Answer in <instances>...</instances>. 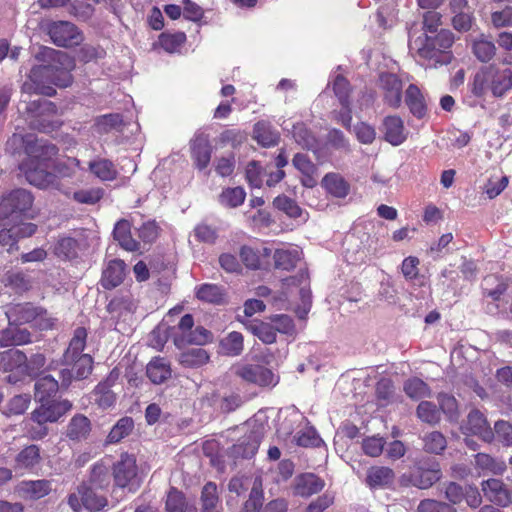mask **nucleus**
<instances>
[{
    "label": "nucleus",
    "instance_id": "aec40b11",
    "mask_svg": "<svg viewBox=\"0 0 512 512\" xmlns=\"http://www.w3.org/2000/svg\"><path fill=\"white\" fill-rule=\"evenodd\" d=\"M381 131L384 139L393 146L401 145L408 137V130L398 116H387L382 123Z\"/></svg>",
    "mask_w": 512,
    "mask_h": 512
},
{
    "label": "nucleus",
    "instance_id": "f03ea898",
    "mask_svg": "<svg viewBox=\"0 0 512 512\" xmlns=\"http://www.w3.org/2000/svg\"><path fill=\"white\" fill-rule=\"evenodd\" d=\"M454 35L450 30L440 29L435 35L417 34L409 31V50L423 65L437 67L451 63L453 55L451 47Z\"/></svg>",
    "mask_w": 512,
    "mask_h": 512
},
{
    "label": "nucleus",
    "instance_id": "b1692460",
    "mask_svg": "<svg viewBox=\"0 0 512 512\" xmlns=\"http://www.w3.org/2000/svg\"><path fill=\"white\" fill-rule=\"evenodd\" d=\"M124 276V261L119 259L111 260L103 270L101 284L106 289H113L123 282Z\"/></svg>",
    "mask_w": 512,
    "mask_h": 512
},
{
    "label": "nucleus",
    "instance_id": "e2e57ef3",
    "mask_svg": "<svg viewBox=\"0 0 512 512\" xmlns=\"http://www.w3.org/2000/svg\"><path fill=\"white\" fill-rule=\"evenodd\" d=\"M274 206L288 216L297 218L301 215V208L296 202L285 195L278 196L273 201Z\"/></svg>",
    "mask_w": 512,
    "mask_h": 512
},
{
    "label": "nucleus",
    "instance_id": "f704fd0d",
    "mask_svg": "<svg viewBox=\"0 0 512 512\" xmlns=\"http://www.w3.org/2000/svg\"><path fill=\"white\" fill-rule=\"evenodd\" d=\"M179 363L186 368H198L209 361V354L203 348H191L179 355Z\"/></svg>",
    "mask_w": 512,
    "mask_h": 512
},
{
    "label": "nucleus",
    "instance_id": "338daca9",
    "mask_svg": "<svg viewBox=\"0 0 512 512\" xmlns=\"http://www.w3.org/2000/svg\"><path fill=\"white\" fill-rule=\"evenodd\" d=\"M494 439L496 438L499 442H501L504 446L512 445V424L499 420L494 425Z\"/></svg>",
    "mask_w": 512,
    "mask_h": 512
},
{
    "label": "nucleus",
    "instance_id": "6e6552de",
    "mask_svg": "<svg viewBox=\"0 0 512 512\" xmlns=\"http://www.w3.org/2000/svg\"><path fill=\"white\" fill-rule=\"evenodd\" d=\"M95 487L86 483L77 487V490L68 496V505L75 512H80L83 508L95 512L107 506V498L98 494Z\"/></svg>",
    "mask_w": 512,
    "mask_h": 512
},
{
    "label": "nucleus",
    "instance_id": "79ce46f5",
    "mask_svg": "<svg viewBox=\"0 0 512 512\" xmlns=\"http://www.w3.org/2000/svg\"><path fill=\"white\" fill-rule=\"evenodd\" d=\"M167 512H196V508L188 505L185 496L176 489H171L166 500Z\"/></svg>",
    "mask_w": 512,
    "mask_h": 512
},
{
    "label": "nucleus",
    "instance_id": "dca6fc26",
    "mask_svg": "<svg viewBox=\"0 0 512 512\" xmlns=\"http://www.w3.org/2000/svg\"><path fill=\"white\" fill-rule=\"evenodd\" d=\"M484 497L491 503L500 507L509 506L512 489H509L501 479L489 478L481 482Z\"/></svg>",
    "mask_w": 512,
    "mask_h": 512
},
{
    "label": "nucleus",
    "instance_id": "7ed1b4c3",
    "mask_svg": "<svg viewBox=\"0 0 512 512\" xmlns=\"http://www.w3.org/2000/svg\"><path fill=\"white\" fill-rule=\"evenodd\" d=\"M297 292L301 304L295 309L297 316L304 319L311 308V291L309 288L308 274L301 271L295 277H289L283 280L281 290L272 298V304L277 309H288L291 303V297Z\"/></svg>",
    "mask_w": 512,
    "mask_h": 512
},
{
    "label": "nucleus",
    "instance_id": "0eeeda50",
    "mask_svg": "<svg viewBox=\"0 0 512 512\" xmlns=\"http://www.w3.org/2000/svg\"><path fill=\"white\" fill-rule=\"evenodd\" d=\"M21 103H25V110L32 114L35 119L31 121V125L43 132H49L57 127L60 123L56 120L57 107L56 105L48 100H34L26 103V100H22Z\"/></svg>",
    "mask_w": 512,
    "mask_h": 512
},
{
    "label": "nucleus",
    "instance_id": "39448f33",
    "mask_svg": "<svg viewBox=\"0 0 512 512\" xmlns=\"http://www.w3.org/2000/svg\"><path fill=\"white\" fill-rule=\"evenodd\" d=\"M40 403L41 405L31 413V420L38 425L37 428H31L29 431L33 439L45 437L48 433L45 424L57 422L72 409V403L67 399L59 401L47 400Z\"/></svg>",
    "mask_w": 512,
    "mask_h": 512
},
{
    "label": "nucleus",
    "instance_id": "13d9d810",
    "mask_svg": "<svg viewBox=\"0 0 512 512\" xmlns=\"http://www.w3.org/2000/svg\"><path fill=\"white\" fill-rule=\"evenodd\" d=\"M295 141L305 149H313L316 147V138L307 129L304 124L298 123L293 126L292 130Z\"/></svg>",
    "mask_w": 512,
    "mask_h": 512
},
{
    "label": "nucleus",
    "instance_id": "412c9836",
    "mask_svg": "<svg viewBox=\"0 0 512 512\" xmlns=\"http://www.w3.org/2000/svg\"><path fill=\"white\" fill-rule=\"evenodd\" d=\"M325 482L313 473H304L295 477L293 481V494L300 497H310L320 492Z\"/></svg>",
    "mask_w": 512,
    "mask_h": 512
},
{
    "label": "nucleus",
    "instance_id": "4be33fe9",
    "mask_svg": "<svg viewBox=\"0 0 512 512\" xmlns=\"http://www.w3.org/2000/svg\"><path fill=\"white\" fill-rule=\"evenodd\" d=\"M474 467L478 470V474L483 476H502L507 470L506 462L503 459L487 453H477L474 456Z\"/></svg>",
    "mask_w": 512,
    "mask_h": 512
},
{
    "label": "nucleus",
    "instance_id": "f257e3e1",
    "mask_svg": "<svg viewBox=\"0 0 512 512\" xmlns=\"http://www.w3.org/2000/svg\"><path fill=\"white\" fill-rule=\"evenodd\" d=\"M36 59L45 64L34 66L29 74V81L22 85L23 94H41L54 96V86L66 88L71 85V71L75 67L74 60L65 52L50 47H39Z\"/></svg>",
    "mask_w": 512,
    "mask_h": 512
},
{
    "label": "nucleus",
    "instance_id": "ddd939ff",
    "mask_svg": "<svg viewBox=\"0 0 512 512\" xmlns=\"http://www.w3.org/2000/svg\"><path fill=\"white\" fill-rule=\"evenodd\" d=\"M236 374L243 380L261 387L275 386L279 377L270 369L258 364H245L236 368Z\"/></svg>",
    "mask_w": 512,
    "mask_h": 512
},
{
    "label": "nucleus",
    "instance_id": "4c0bfd02",
    "mask_svg": "<svg viewBox=\"0 0 512 512\" xmlns=\"http://www.w3.org/2000/svg\"><path fill=\"white\" fill-rule=\"evenodd\" d=\"M87 338L86 329L79 327L74 331V335L69 343V346L64 354L65 361L70 363L74 361L77 356L82 355V351L85 348Z\"/></svg>",
    "mask_w": 512,
    "mask_h": 512
},
{
    "label": "nucleus",
    "instance_id": "a18cd8bd",
    "mask_svg": "<svg viewBox=\"0 0 512 512\" xmlns=\"http://www.w3.org/2000/svg\"><path fill=\"white\" fill-rule=\"evenodd\" d=\"M31 341L30 333L25 329H6L0 338V346L24 345Z\"/></svg>",
    "mask_w": 512,
    "mask_h": 512
},
{
    "label": "nucleus",
    "instance_id": "ea45409f",
    "mask_svg": "<svg viewBox=\"0 0 512 512\" xmlns=\"http://www.w3.org/2000/svg\"><path fill=\"white\" fill-rule=\"evenodd\" d=\"M201 512H219L217 509L219 497L217 486L213 482L204 485L201 492Z\"/></svg>",
    "mask_w": 512,
    "mask_h": 512
},
{
    "label": "nucleus",
    "instance_id": "c85d7f7f",
    "mask_svg": "<svg viewBox=\"0 0 512 512\" xmlns=\"http://www.w3.org/2000/svg\"><path fill=\"white\" fill-rule=\"evenodd\" d=\"M114 239L127 251L139 249V243L131 235V224L126 219L119 220L113 230Z\"/></svg>",
    "mask_w": 512,
    "mask_h": 512
},
{
    "label": "nucleus",
    "instance_id": "9d476101",
    "mask_svg": "<svg viewBox=\"0 0 512 512\" xmlns=\"http://www.w3.org/2000/svg\"><path fill=\"white\" fill-rule=\"evenodd\" d=\"M115 484L120 488L139 486L138 467L136 458L128 453H123L113 466Z\"/></svg>",
    "mask_w": 512,
    "mask_h": 512
},
{
    "label": "nucleus",
    "instance_id": "864d4df0",
    "mask_svg": "<svg viewBox=\"0 0 512 512\" xmlns=\"http://www.w3.org/2000/svg\"><path fill=\"white\" fill-rule=\"evenodd\" d=\"M196 296L199 300L219 304L223 300L221 288L215 284H202L197 288Z\"/></svg>",
    "mask_w": 512,
    "mask_h": 512
},
{
    "label": "nucleus",
    "instance_id": "1a4fd4ad",
    "mask_svg": "<svg viewBox=\"0 0 512 512\" xmlns=\"http://www.w3.org/2000/svg\"><path fill=\"white\" fill-rule=\"evenodd\" d=\"M33 196L25 189H16L0 200V219L19 220L20 216L29 210Z\"/></svg>",
    "mask_w": 512,
    "mask_h": 512
},
{
    "label": "nucleus",
    "instance_id": "393cba45",
    "mask_svg": "<svg viewBox=\"0 0 512 512\" xmlns=\"http://www.w3.org/2000/svg\"><path fill=\"white\" fill-rule=\"evenodd\" d=\"M395 480L394 471L385 466H373L367 471L366 483L370 488H387Z\"/></svg>",
    "mask_w": 512,
    "mask_h": 512
},
{
    "label": "nucleus",
    "instance_id": "69168bd1",
    "mask_svg": "<svg viewBox=\"0 0 512 512\" xmlns=\"http://www.w3.org/2000/svg\"><path fill=\"white\" fill-rule=\"evenodd\" d=\"M333 90L343 108H348L350 86L348 81L341 75H337L333 82Z\"/></svg>",
    "mask_w": 512,
    "mask_h": 512
},
{
    "label": "nucleus",
    "instance_id": "8fccbe9b",
    "mask_svg": "<svg viewBox=\"0 0 512 512\" xmlns=\"http://www.w3.org/2000/svg\"><path fill=\"white\" fill-rule=\"evenodd\" d=\"M246 198V192L242 187L226 188L219 196L222 205L230 208L240 206Z\"/></svg>",
    "mask_w": 512,
    "mask_h": 512
},
{
    "label": "nucleus",
    "instance_id": "cd10ccee",
    "mask_svg": "<svg viewBox=\"0 0 512 512\" xmlns=\"http://www.w3.org/2000/svg\"><path fill=\"white\" fill-rule=\"evenodd\" d=\"M51 482L45 479L23 481L18 486L19 493L29 499H40L51 492Z\"/></svg>",
    "mask_w": 512,
    "mask_h": 512
},
{
    "label": "nucleus",
    "instance_id": "473e14b6",
    "mask_svg": "<svg viewBox=\"0 0 512 512\" xmlns=\"http://www.w3.org/2000/svg\"><path fill=\"white\" fill-rule=\"evenodd\" d=\"M405 102L410 112L417 118H422L425 115L426 105L424 96L416 85L410 84L406 89Z\"/></svg>",
    "mask_w": 512,
    "mask_h": 512
},
{
    "label": "nucleus",
    "instance_id": "4468645a",
    "mask_svg": "<svg viewBox=\"0 0 512 512\" xmlns=\"http://www.w3.org/2000/svg\"><path fill=\"white\" fill-rule=\"evenodd\" d=\"M462 433L465 435H475L487 443L494 440V433L486 417L479 410H472L467 419L461 425Z\"/></svg>",
    "mask_w": 512,
    "mask_h": 512
},
{
    "label": "nucleus",
    "instance_id": "bb28decb",
    "mask_svg": "<svg viewBox=\"0 0 512 512\" xmlns=\"http://www.w3.org/2000/svg\"><path fill=\"white\" fill-rule=\"evenodd\" d=\"M261 437L257 432H251L233 445L231 453L236 458H251L257 452Z\"/></svg>",
    "mask_w": 512,
    "mask_h": 512
},
{
    "label": "nucleus",
    "instance_id": "2f4dec72",
    "mask_svg": "<svg viewBox=\"0 0 512 512\" xmlns=\"http://www.w3.org/2000/svg\"><path fill=\"white\" fill-rule=\"evenodd\" d=\"M59 390L58 381L50 375L38 378L35 382L34 398L38 402L50 400Z\"/></svg>",
    "mask_w": 512,
    "mask_h": 512
},
{
    "label": "nucleus",
    "instance_id": "6ab92c4d",
    "mask_svg": "<svg viewBox=\"0 0 512 512\" xmlns=\"http://www.w3.org/2000/svg\"><path fill=\"white\" fill-rule=\"evenodd\" d=\"M190 150L195 166L199 170L207 168L212 154V147L208 136L204 133H197L190 141Z\"/></svg>",
    "mask_w": 512,
    "mask_h": 512
},
{
    "label": "nucleus",
    "instance_id": "c9c22d12",
    "mask_svg": "<svg viewBox=\"0 0 512 512\" xmlns=\"http://www.w3.org/2000/svg\"><path fill=\"white\" fill-rule=\"evenodd\" d=\"M301 257V251L298 248L277 249L273 255L275 266L283 270L294 268Z\"/></svg>",
    "mask_w": 512,
    "mask_h": 512
},
{
    "label": "nucleus",
    "instance_id": "052dcab7",
    "mask_svg": "<svg viewBox=\"0 0 512 512\" xmlns=\"http://www.w3.org/2000/svg\"><path fill=\"white\" fill-rule=\"evenodd\" d=\"M77 241L71 237L60 238L54 248L57 256L64 259H72L77 255Z\"/></svg>",
    "mask_w": 512,
    "mask_h": 512
},
{
    "label": "nucleus",
    "instance_id": "72a5a7b5",
    "mask_svg": "<svg viewBox=\"0 0 512 512\" xmlns=\"http://www.w3.org/2000/svg\"><path fill=\"white\" fill-rule=\"evenodd\" d=\"M441 477L438 464L430 469L418 468L412 474V483L420 489H427L437 482Z\"/></svg>",
    "mask_w": 512,
    "mask_h": 512
},
{
    "label": "nucleus",
    "instance_id": "09e8293b",
    "mask_svg": "<svg viewBox=\"0 0 512 512\" xmlns=\"http://www.w3.org/2000/svg\"><path fill=\"white\" fill-rule=\"evenodd\" d=\"M403 389L408 397L415 400L429 397L431 394V391L427 384L419 378L408 379L404 383Z\"/></svg>",
    "mask_w": 512,
    "mask_h": 512
},
{
    "label": "nucleus",
    "instance_id": "5fc2aeb1",
    "mask_svg": "<svg viewBox=\"0 0 512 512\" xmlns=\"http://www.w3.org/2000/svg\"><path fill=\"white\" fill-rule=\"evenodd\" d=\"M249 329L263 343L272 344L276 341L277 332L271 323L255 322L249 326Z\"/></svg>",
    "mask_w": 512,
    "mask_h": 512
},
{
    "label": "nucleus",
    "instance_id": "a878e982",
    "mask_svg": "<svg viewBox=\"0 0 512 512\" xmlns=\"http://www.w3.org/2000/svg\"><path fill=\"white\" fill-rule=\"evenodd\" d=\"M146 374L154 384H161L172 375L170 363L162 357H154L146 366Z\"/></svg>",
    "mask_w": 512,
    "mask_h": 512
},
{
    "label": "nucleus",
    "instance_id": "de8ad7c7",
    "mask_svg": "<svg viewBox=\"0 0 512 512\" xmlns=\"http://www.w3.org/2000/svg\"><path fill=\"white\" fill-rule=\"evenodd\" d=\"M422 441L424 450L431 454H441L447 446L445 436L438 431L425 434Z\"/></svg>",
    "mask_w": 512,
    "mask_h": 512
},
{
    "label": "nucleus",
    "instance_id": "0e129e2a",
    "mask_svg": "<svg viewBox=\"0 0 512 512\" xmlns=\"http://www.w3.org/2000/svg\"><path fill=\"white\" fill-rule=\"evenodd\" d=\"M186 40L184 33L177 34H161L159 37V45L167 52H175Z\"/></svg>",
    "mask_w": 512,
    "mask_h": 512
},
{
    "label": "nucleus",
    "instance_id": "bf43d9fd",
    "mask_svg": "<svg viewBox=\"0 0 512 512\" xmlns=\"http://www.w3.org/2000/svg\"><path fill=\"white\" fill-rule=\"evenodd\" d=\"M134 426L133 420L129 417L120 419L114 427L111 429L108 435V441L110 443H117L124 437L129 435Z\"/></svg>",
    "mask_w": 512,
    "mask_h": 512
},
{
    "label": "nucleus",
    "instance_id": "423d86ee",
    "mask_svg": "<svg viewBox=\"0 0 512 512\" xmlns=\"http://www.w3.org/2000/svg\"><path fill=\"white\" fill-rule=\"evenodd\" d=\"M10 325H23L34 322L39 329H50L54 320L47 312L31 303H18L7 306L5 311Z\"/></svg>",
    "mask_w": 512,
    "mask_h": 512
},
{
    "label": "nucleus",
    "instance_id": "c03bdc74",
    "mask_svg": "<svg viewBox=\"0 0 512 512\" xmlns=\"http://www.w3.org/2000/svg\"><path fill=\"white\" fill-rule=\"evenodd\" d=\"M89 169L96 177L103 181L113 180L117 175L113 163L107 159H98L90 162Z\"/></svg>",
    "mask_w": 512,
    "mask_h": 512
},
{
    "label": "nucleus",
    "instance_id": "37998d69",
    "mask_svg": "<svg viewBox=\"0 0 512 512\" xmlns=\"http://www.w3.org/2000/svg\"><path fill=\"white\" fill-rule=\"evenodd\" d=\"M253 133L257 142L265 147L276 145L279 139L278 133L273 131L270 125L265 122L256 123Z\"/></svg>",
    "mask_w": 512,
    "mask_h": 512
},
{
    "label": "nucleus",
    "instance_id": "49530a36",
    "mask_svg": "<svg viewBox=\"0 0 512 512\" xmlns=\"http://www.w3.org/2000/svg\"><path fill=\"white\" fill-rule=\"evenodd\" d=\"M212 341V333L204 327L198 326L183 338H175V344L181 346L184 344L204 345Z\"/></svg>",
    "mask_w": 512,
    "mask_h": 512
},
{
    "label": "nucleus",
    "instance_id": "a19ab883",
    "mask_svg": "<svg viewBox=\"0 0 512 512\" xmlns=\"http://www.w3.org/2000/svg\"><path fill=\"white\" fill-rule=\"evenodd\" d=\"M88 485L98 488L105 489L110 484V469L109 466L103 462L96 463L90 473Z\"/></svg>",
    "mask_w": 512,
    "mask_h": 512
},
{
    "label": "nucleus",
    "instance_id": "603ef678",
    "mask_svg": "<svg viewBox=\"0 0 512 512\" xmlns=\"http://www.w3.org/2000/svg\"><path fill=\"white\" fill-rule=\"evenodd\" d=\"M417 417L428 424H437L440 421V411L437 406L429 401H422L417 406Z\"/></svg>",
    "mask_w": 512,
    "mask_h": 512
},
{
    "label": "nucleus",
    "instance_id": "e433bc0d",
    "mask_svg": "<svg viewBox=\"0 0 512 512\" xmlns=\"http://www.w3.org/2000/svg\"><path fill=\"white\" fill-rule=\"evenodd\" d=\"M220 352L227 356H238L244 348V339L241 333L232 331L220 341Z\"/></svg>",
    "mask_w": 512,
    "mask_h": 512
},
{
    "label": "nucleus",
    "instance_id": "774afa93",
    "mask_svg": "<svg viewBox=\"0 0 512 512\" xmlns=\"http://www.w3.org/2000/svg\"><path fill=\"white\" fill-rule=\"evenodd\" d=\"M423 33L435 35L438 33V28L442 25V15L435 11L429 10L423 14Z\"/></svg>",
    "mask_w": 512,
    "mask_h": 512
},
{
    "label": "nucleus",
    "instance_id": "a211bd4d",
    "mask_svg": "<svg viewBox=\"0 0 512 512\" xmlns=\"http://www.w3.org/2000/svg\"><path fill=\"white\" fill-rule=\"evenodd\" d=\"M379 87L387 105L398 108L402 102V81L395 74L384 73L380 75Z\"/></svg>",
    "mask_w": 512,
    "mask_h": 512
},
{
    "label": "nucleus",
    "instance_id": "6e6d98bb",
    "mask_svg": "<svg viewBox=\"0 0 512 512\" xmlns=\"http://www.w3.org/2000/svg\"><path fill=\"white\" fill-rule=\"evenodd\" d=\"M13 220L0 219V245L11 251L17 244V237L12 226Z\"/></svg>",
    "mask_w": 512,
    "mask_h": 512
},
{
    "label": "nucleus",
    "instance_id": "9b49d317",
    "mask_svg": "<svg viewBox=\"0 0 512 512\" xmlns=\"http://www.w3.org/2000/svg\"><path fill=\"white\" fill-rule=\"evenodd\" d=\"M48 34L52 42L60 47L76 46L83 40V36L78 28L68 21L51 23L48 26Z\"/></svg>",
    "mask_w": 512,
    "mask_h": 512
},
{
    "label": "nucleus",
    "instance_id": "20e7f679",
    "mask_svg": "<svg viewBox=\"0 0 512 512\" xmlns=\"http://www.w3.org/2000/svg\"><path fill=\"white\" fill-rule=\"evenodd\" d=\"M511 87V70L507 67L491 65L476 74L473 92L476 95H482L486 89H490L495 96H502Z\"/></svg>",
    "mask_w": 512,
    "mask_h": 512
},
{
    "label": "nucleus",
    "instance_id": "f8f14e48",
    "mask_svg": "<svg viewBox=\"0 0 512 512\" xmlns=\"http://www.w3.org/2000/svg\"><path fill=\"white\" fill-rule=\"evenodd\" d=\"M47 162L23 161L19 168L26 180L39 188H49L55 184L56 176L47 171Z\"/></svg>",
    "mask_w": 512,
    "mask_h": 512
},
{
    "label": "nucleus",
    "instance_id": "c756f323",
    "mask_svg": "<svg viewBox=\"0 0 512 512\" xmlns=\"http://www.w3.org/2000/svg\"><path fill=\"white\" fill-rule=\"evenodd\" d=\"M117 378L118 373L113 370L108 378L104 382L98 384L95 388V401L103 409L111 407L115 402V395L110 388Z\"/></svg>",
    "mask_w": 512,
    "mask_h": 512
},
{
    "label": "nucleus",
    "instance_id": "2eb2a0df",
    "mask_svg": "<svg viewBox=\"0 0 512 512\" xmlns=\"http://www.w3.org/2000/svg\"><path fill=\"white\" fill-rule=\"evenodd\" d=\"M0 371L17 373V376L9 375L8 382L16 383L20 376L27 372V357L17 349H9L0 353Z\"/></svg>",
    "mask_w": 512,
    "mask_h": 512
},
{
    "label": "nucleus",
    "instance_id": "3c124183",
    "mask_svg": "<svg viewBox=\"0 0 512 512\" xmlns=\"http://www.w3.org/2000/svg\"><path fill=\"white\" fill-rule=\"evenodd\" d=\"M40 455L39 448L35 445H30L24 448L16 457V467L20 469L32 468L39 463Z\"/></svg>",
    "mask_w": 512,
    "mask_h": 512
},
{
    "label": "nucleus",
    "instance_id": "58836bf2",
    "mask_svg": "<svg viewBox=\"0 0 512 512\" xmlns=\"http://www.w3.org/2000/svg\"><path fill=\"white\" fill-rule=\"evenodd\" d=\"M322 185L328 193L338 198H344L349 191L347 182L334 173L327 174L322 180Z\"/></svg>",
    "mask_w": 512,
    "mask_h": 512
},
{
    "label": "nucleus",
    "instance_id": "5701e85b",
    "mask_svg": "<svg viewBox=\"0 0 512 512\" xmlns=\"http://www.w3.org/2000/svg\"><path fill=\"white\" fill-rule=\"evenodd\" d=\"M292 164L301 173V183L305 187L312 188L317 184L318 169L306 154H295Z\"/></svg>",
    "mask_w": 512,
    "mask_h": 512
},
{
    "label": "nucleus",
    "instance_id": "7c9ffc66",
    "mask_svg": "<svg viewBox=\"0 0 512 512\" xmlns=\"http://www.w3.org/2000/svg\"><path fill=\"white\" fill-rule=\"evenodd\" d=\"M90 431V420L82 414H76L71 418L67 426L66 435L70 440L80 441L86 439Z\"/></svg>",
    "mask_w": 512,
    "mask_h": 512
},
{
    "label": "nucleus",
    "instance_id": "680f3d73",
    "mask_svg": "<svg viewBox=\"0 0 512 512\" xmlns=\"http://www.w3.org/2000/svg\"><path fill=\"white\" fill-rule=\"evenodd\" d=\"M73 362L72 369L75 373V379H85L91 374L93 359L89 354L77 356Z\"/></svg>",
    "mask_w": 512,
    "mask_h": 512
},
{
    "label": "nucleus",
    "instance_id": "f3484780",
    "mask_svg": "<svg viewBox=\"0 0 512 512\" xmlns=\"http://www.w3.org/2000/svg\"><path fill=\"white\" fill-rule=\"evenodd\" d=\"M24 144L25 152L27 154V158L24 161L47 162L57 154V148L55 145L50 144L43 139H37L32 135H29L24 139Z\"/></svg>",
    "mask_w": 512,
    "mask_h": 512
},
{
    "label": "nucleus",
    "instance_id": "4d7b16f0",
    "mask_svg": "<svg viewBox=\"0 0 512 512\" xmlns=\"http://www.w3.org/2000/svg\"><path fill=\"white\" fill-rule=\"evenodd\" d=\"M495 45L492 41L487 40L484 36L475 40L473 43V52L475 56L482 62H487L495 55Z\"/></svg>",
    "mask_w": 512,
    "mask_h": 512
}]
</instances>
